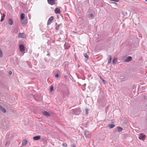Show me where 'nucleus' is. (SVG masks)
Instances as JSON below:
<instances>
[{
	"mask_svg": "<svg viewBox=\"0 0 147 147\" xmlns=\"http://www.w3.org/2000/svg\"><path fill=\"white\" fill-rule=\"evenodd\" d=\"M54 19V17L53 16H51L48 20L47 24L48 25H50L52 23Z\"/></svg>",
	"mask_w": 147,
	"mask_h": 147,
	"instance_id": "obj_1",
	"label": "nucleus"
},
{
	"mask_svg": "<svg viewBox=\"0 0 147 147\" xmlns=\"http://www.w3.org/2000/svg\"><path fill=\"white\" fill-rule=\"evenodd\" d=\"M80 113V108H77L75 110L74 113L76 115H79Z\"/></svg>",
	"mask_w": 147,
	"mask_h": 147,
	"instance_id": "obj_2",
	"label": "nucleus"
},
{
	"mask_svg": "<svg viewBox=\"0 0 147 147\" xmlns=\"http://www.w3.org/2000/svg\"><path fill=\"white\" fill-rule=\"evenodd\" d=\"M84 134L86 137L87 138H90L91 136V133L88 131H85Z\"/></svg>",
	"mask_w": 147,
	"mask_h": 147,
	"instance_id": "obj_3",
	"label": "nucleus"
},
{
	"mask_svg": "<svg viewBox=\"0 0 147 147\" xmlns=\"http://www.w3.org/2000/svg\"><path fill=\"white\" fill-rule=\"evenodd\" d=\"M146 136L145 134L141 133L139 137V139L140 140H144Z\"/></svg>",
	"mask_w": 147,
	"mask_h": 147,
	"instance_id": "obj_4",
	"label": "nucleus"
},
{
	"mask_svg": "<svg viewBox=\"0 0 147 147\" xmlns=\"http://www.w3.org/2000/svg\"><path fill=\"white\" fill-rule=\"evenodd\" d=\"M19 47L20 51L22 52H24L25 51V48L24 46L23 45L21 44L20 45Z\"/></svg>",
	"mask_w": 147,
	"mask_h": 147,
	"instance_id": "obj_5",
	"label": "nucleus"
},
{
	"mask_svg": "<svg viewBox=\"0 0 147 147\" xmlns=\"http://www.w3.org/2000/svg\"><path fill=\"white\" fill-rule=\"evenodd\" d=\"M18 37L20 38H26V35L24 33H20L18 34Z\"/></svg>",
	"mask_w": 147,
	"mask_h": 147,
	"instance_id": "obj_6",
	"label": "nucleus"
},
{
	"mask_svg": "<svg viewBox=\"0 0 147 147\" xmlns=\"http://www.w3.org/2000/svg\"><path fill=\"white\" fill-rule=\"evenodd\" d=\"M132 57L130 56H129L126 59H124V61L125 62H129L132 60Z\"/></svg>",
	"mask_w": 147,
	"mask_h": 147,
	"instance_id": "obj_7",
	"label": "nucleus"
},
{
	"mask_svg": "<svg viewBox=\"0 0 147 147\" xmlns=\"http://www.w3.org/2000/svg\"><path fill=\"white\" fill-rule=\"evenodd\" d=\"M42 113L44 115L46 116L49 117V116H50V114L47 111H43L42 112Z\"/></svg>",
	"mask_w": 147,
	"mask_h": 147,
	"instance_id": "obj_8",
	"label": "nucleus"
},
{
	"mask_svg": "<svg viewBox=\"0 0 147 147\" xmlns=\"http://www.w3.org/2000/svg\"><path fill=\"white\" fill-rule=\"evenodd\" d=\"M55 12L56 14L60 13L61 12L60 9L58 8H56L55 10Z\"/></svg>",
	"mask_w": 147,
	"mask_h": 147,
	"instance_id": "obj_9",
	"label": "nucleus"
},
{
	"mask_svg": "<svg viewBox=\"0 0 147 147\" xmlns=\"http://www.w3.org/2000/svg\"><path fill=\"white\" fill-rule=\"evenodd\" d=\"M48 3L52 5L55 4V1H47Z\"/></svg>",
	"mask_w": 147,
	"mask_h": 147,
	"instance_id": "obj_10",
	"label": "nucleus"
},
{
	"mask_svg": "<svg viewBox=\"0 0 147 147\" xmlns=\"http://www.w3.org/2000/svg\"><path fill=\"white\" fill-rule=\"evenodd\" d=\"M25 17V15L24 13H22L20 15V20H24Z\"/></svg>",
	"mask_w": 147,
	"mask_h": 147,
	"instance_id": "obj_11",
	"label": "nucleus"
},
{
	"mask_svg": "<svg viewBox=\"0 0 147 147\" xmlns=\"http://www.w3.org/2000/svg\"><path fill=\"white\" fill-rule=\"evenodd\" d=\"M27 143V140H25V139L24 140H23L22 142V145L23 146H25L26 145Z\"/></svg>",
	"mask_w": 147,
	"mask_h": 147,
	"instance_id": "obj_12",
	"label": "nucleus"
},
{
	"mask_svg": "<svg viewBox=\"0 0 147 147\" xmlns=\"http://www.w3.org/2000/svg\"><path fill=\"white\" fill-rule=\"evenodd\" d=\"M0 109L4 113L6 112V111L5 109L1 105L0 106Z\"/></svg>",
	"mask_w": 147,
	"mask_h": 147,
	"instance_id": "obj_13",
	"label": "nucleus"
},
{
	"mask_svg": "<svg viewBox=\"0 0 147 147\" xmlns=\"http://www.w3.org/2000/svg\"><path fill=\"white\" fill-rule=\"evenodd\" d=\"M112 59V57L111 55H109L108 57V64H109L111 63V60Z\"/></svg>",
	"mask_w": 147,
	"mask_h": 147,
	"instance_id": "obj_14",
	"label": "nucleus"
},
{
	"mask_svg": "<svg viewBox=\"0 0 147 147\" xmlns=\"http://www.w3.org/2000/svg\"><path fill=\"white\" fill-rule=\"evenodd\" d=\"M40 136H37L34 137L33 139L35 140H39L40 139Z\"/></svg>",
	"mask_w": 147,
	"mask_h": 147,
	"instance_id": "obj_15",
	"label": "nucleus"
},
{
	"mask_svg": "<svg viewBox=\"0 0 147 147\" xmlns=\"http://www.w3.org/2000/svg\"><path fill=\"white\" fill-rule=\"evenodd\" d=\"M55 26H55L56 30H58L59 28L60 25H58L57 23H56Z\"/></svg>",
	"mask_w": 147,
	"mask_h": 147,
	"instance_id": "obj_16",
	"label": "nucleus"
},
{
	"mask_svg": "<svg viewBox=\"0 0 147 147\" xmlns=\"http://www.w3.org/2000/svg\"><path fill=\"white\" fill-rule=\"evenodd\" d=\"M115 125L114 124H109L108 125V127L110 128H113L115 126Z\"/></svg>",
	"mask_w": 147,
	"mask_h": 147,
	"instance_id": "obj_17",
	"label": "nucleus"
},
{
	"mask_svg": "<svg viewBox=\"0 0 147 147\" xmlns=\"http://www.w3.org/2000/svg\"><path fill=\"white\" fill-rule=\"evenodd\" d=\"M5 15L4 14H3L2 16L1 17V21H3L5 19Z\"/></svg>",
	"mask_w": 147,
	"mask_h": 147,
	"instance_id": "obj_18",
	"label": "nucleus"
},
{
	"mask_svg": "<svg viewBox=\"0 0 147 147\" xmlns=\"http://www.w3.org/2000/svg\"><path fill=\"white\" fill-rule=\"evenodd\" d=\"M8 23L9 24L12 25L13 24V21L12 20L9 19L8 21Z\"/></svg>",
	"mask_w": 147,
	"mask_h": 147,
	"instance_id": "obj_19",
	"label": "nucleus"
},
{
	"mask_svg": "<svg viewBox=\"0 0 147 147\" xmlns=\"http://www.w3.org/2000/svg\"><path fill=\"white\" fill-rule=\"evenodd\" d=\"M117 61V59L116 58H114L113 60V64H116Z\"/></svg>",
	"mask_w": 147,
	"mask_h": 147,
	"instance_id": "obj_20",
	"label": "nucleus"
},
{
	"mask_svg": "<svg viewBox=\"0 0 147 147\" xmlns=\"http://www.w3.org/2000/svg\"><path fill=\"white\" fill-rule=\"evenodd\" d=\"M118 128V131L119 132L123 130V129L121 127H117Z\"/></svg>",
	"mask_w": 147,
	"mask_h": 147,
	"instance_id": "obj_21",
	"label": "nucleus"
},
{
	"mask_svg": "<svg viewBox=\"0 0 147 147\" xmlns=\"http://www.w3.org/2000/svg\"><path fill=\"white\" fill-rule=\"evenodd\" d=\"M53 89V85H51L50 88V91L52 92Z\"/></svg>",
	"mask_w": 147,
	"mask_h": 147,
	"instance_id": "obj_22",
	"label": "nucleus"
},
{
	"mask_svg": "<svg viewBox=\"0 0 147 147\" xmlns=\"http://www.w3.org/2000/svg\"><path fill=\"white\" fill-rule=\"evenodd\" d=\"M84 56L85 57H86L88 59L89 58L88 56L86 53H85L84 55Z\"/></svg>",
	"mask_w": 147,
	"mask_h": 147,
	"instance_id": "obj_23",
	"label": "nucleus"
},
{
	"mask_svg": "<svg viewBox=\"0 0 147 147\" xmlns=\"http://www.w3.org/2000/svg\"><path fill=\"white\" fill-rule=\"evenodd\" d=\"M62 145L63 146L65 147H67V144L66 143H64Z\"/></svg>",
	"mask_w": 147,
	"mask_h": 147,
	"instance_id": "obj_24",
	"label": "nucleus"
},
{
	"mask_svg": "<svg viewBox=\"0 0 147 147\" xmlns=\"http://www.w3.org/2000/svg\"><path fill=\"white\" fill-rule=\"evenodd\" d=\"M21 22H22V24H25V22H26L24 20H21Z\"/></svg>",
	"mask_w": 147,
	"mask_h": 147,
	"instance_id": "obj_25",
	"label": "nucleus"
},
{
	"mask_svg": "<svg viewBox=\"0 0 147 147\" xmlns=\"http://www.w3.org/2000/svg\"><path fill=\"white\" fill-rule=\"evenodd\" d=\"M85 111H86V114H88V109H86Z\"/></svg>",
	"mask_w": 147,
	"mask_h": 147,
	"instance_id": "obj_26",
	"label": "nucleus"
},
{
	"mask_svg": "<svg viewBox=\"0 0 147 147\" xmlns=\"http://www.w3.org/2000/svg\"><path fill=\"white\" fill-rule=\"evenodd\" d=\"M59 75L58 74H57L55 75V77L56 78H57L59 77Z\"/></svg>",
	"mask_w": 147,
	"mask_h": 147,
	"instance_id": "obj_27",
	"label": "nucleus"
},
{
	"mask_svg": "<svg viewBox=\"0 0 147 147\" xmlns=\"http://www.w3.org/2000/svg\"><path fill=\"white\" fill-rule=\"evenodd\" d=\"M71 147H76V145L75 144H74L72 145Z\"/></svg>",
	"mask_w": 147,
	"mask_h": 147,
	"instance_id": "obj_28",
	"label": "nucleus"
},
{
	"mask_svg": "<svg viewBox=\"0 0 147 147\" xmlns=\"http://www.w3.org/2000/svg\"><path fill=\"white\" fill-rule=\"evenodd\" d=\"M9 74L10 75H11L12 74V71H9Z\"/></svg>",
	"mask_w": 147,
	"mask_h": 147,
	"instance_id": "obj_29",
	"label": "nucleus"
},
{
	"mask_svg": "<svg viewBox=\"0 0 147 147\" xmlns=\"http://www.w3.org/2000/svg\"><path fill=\"white\" fill-rule=\"evenodd\" d=\"M90 15L91 17H92L93 16V15L92 14H90Z\"/></svg>",
	"mask_w": 147,
	"mask_h": 147,
	"instance_id": "obj_30",
	"label": "nucleus"
},
{
	"mask_svg": "<svg viewBox=\"0 0 147 147\" xmlns=\"http://www.w3.org/2000/svg\"><path fill=\"white\" fill-rule=\"evenodd\" d=\"M102 80L104 82V84H105V80H103V79Z\"/></svg>",
	"mask_w": 147,
	"mask_h": 147,
	"instance_id": "obj_31",
	"label": "nucleus"
},
{
	"mask_svg": "<svg viewBox=\"0 0 147 147\" xmlns=\"http://www.w3.org/2000/svg\"><path fill=\"white\" fill-rule=\"evenodd\" d=\"M99 78H100V79L101 80H102L103 79H102V78L100 76V77H99Z\"/></svg>",
	"mask_w": 147,
	"mask_h": 147,
	"instance_id": "obj_32",
	"label": "nucleus"
},
{
	"mask_svg": "<svg viewBox=\"0 0 147 147\" xmlns=\"http://www.w3.org/2000/svg\"><path fill=\"white\" fill-rule=\"evenodd\" d=\"M113 5H116V3H113Z\"/></svg>",
	"mask_w": 147,
	"mask_h": 147,
	"instance_id": "obj_33",
	"label": "nucleus"
},
{
	"mask_svg": "<svg viewBox=\"0 0 147 147\" xmlns=\"http://www.w3.org/2000/svg\"><path fill=\"white\" fill-rule=\"evenodd\" d=\"M116 1V2H117L118 1L116 0V1Z\"/></svg>",
	"mask_w": 147,
	"mask_h": 147,
	"instance_id": "obj_34",
	"label": "nucleus"
},
{
	"mask_svg": "<svg viewBox=\"0 0 147 147\" xmlns=\"http://www.w3.org/2000/svg\"><path fill=\"white\" fill-rule=\"evenodd\" d=\"M146 1L147 2V1Z\"/></svg>",
	"mask_w": 147,
	"mask_h": 147,
	"instance_id": "obj_35",
	"label": "nucleus"
}]
</instances>
